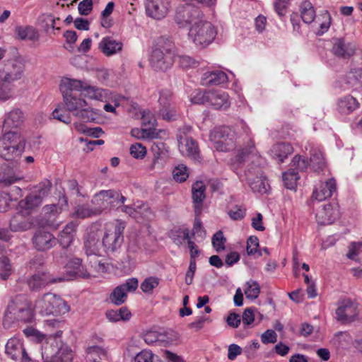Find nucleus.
Wrapping results in <instances>:
<instances>
[{
    "instance_id": "obj_60",
    "label": "nucleus",
    "mask_w": 362,
    "mask_h": 362,
    "mask_svg": "<svg viewBox=\"0 0 362 362\" xmlns=\"http://www.w3.org/2000/svg\"><path fill=\"white\" fill-rule=\"evenodd\" d=\"M245 209L241 206H235L230 209L228 214L233 220H240L245 216Z\"/></svg>"
},
{
    "instance_id": "obj_13",
    "label": "nucleus",
    "mask_w": 362,
    "mask_h": 362,
    "mask_svg": "<svg viewBox=\"0 0 362 362\" xmlns=\"http://www.w3.org/2000/svg\"><path fill=\"white\" fill-rule=\"evenodd\" d=\"M247 184L254 192L267 193L269 185L262 175V169L258 165H249L245 171Z\"/></svg>"
},
{
    "instance_id": "obj_17",
    "label": "nucleus",
    "mask_w": 362,
    "mask_h": 362,
    "mask_svg": "<svg viewBox=\"0 0 362 362\" xmlns=\"http://www.w3.org/2000/svg\"><path fill=\"white\" fill-rule=\"evenodd\" d=\"M178 141V148L180 153L194 160H199V151L196 141L192 137H187L185 135L184 130H179L177 135Z\"/></svg>"
},
{
    "instance_id": "obj_61",
    "label": "nucleus",
    "mask_w": 362,
    "mask_h": 362,
    "mask_svg": "<svg viewBox=\"0 0 362 362\" xmlns=\"http://www.w3.org/2000/svg\"><path fill=\"white\" fill-rule=\"evenodd\" d=\"M130 153L135 158H143L146 153V150L141 144L137 143L131 146Z\"/></svg>"
},
{
    "instance_id": "obj_16",
    "label": "nucleus",
    "mask_w": 362,
    "mask_h": 362,
    "mask_svg": "<svg viewBox=\"0 0 362 362\" xmlns=\"http://www.w3.org/2000/svg\"><path fill=\"white\" fill-rule=\"evenodd\" d=\"M144 6L146 15L156 20L164 18L171 6L170 0H145Z\"/></svg>"
},
{
    "instance_id": "obj_28",
    "label": "nucleus",
    "mask_w": 362,
    "mask_h": 362,
    "mask_svg": "<svg viewBox=\"0 0 362 362\" xmlns=\"http://www.w3.org/2000/svg\"><path fill=\"white\" fill-rule=\"evenodd\" d=\"M24 118V114L21 109L13 108L6 115L3 130L6 132L8 129L19 127L23 123Z\"/></svg>"
},
{
    "instance_id": "obj_49",
    "label": "nucleus",
    "mask_w": 362,
    "mask_h": 362,
    "mask_svg": "<svg viewBox=\"0 0 362 362\" xmlns=\"http://www.w3.org/2000/svg\"><path fill=\"white\" fill-rule=\"evenodd\" d=\"M310 160V165L315 171L322 170L325 165V158L321 151H313Z\"/></svg>"
},
{
    "instance_id": "obj_58",
    "label": "nucleus",
    "mask_w": 362,
    "mask_h": 362,
    "mask_svg": "<svg viewBox=\"0 0 362 362\" xmlns=\"http://www.w3.org/2000/svg\"><path fill=\"white\" fill-rule=\"evenodd\" d=\"M173 176L175 181L182 182L188 177L187 167L184 165H179L173 170Z\"/></svg>"
},
{
    "instance_id": "obj_36",
    "label": "nucleus",
    "mask_w": 362,
    "mask_h": 362,
    "mask_svg": "<svg viewBox=\"0 0 362 362\" xmlns=\"http://www.w3.org/2000/svg\"><path fill=\"white\" fill-rule=\"evenodd\" d=\"M83 91L85 92V96L93 100L106 102L110 98L109 90L92 86L85 83Z\"/></svg>"
},
{
    "instance_id": "obj_25",
    "label": "nucleus",
    "mask_w": 362,
    "mask_h": 362,
    "mask_svg": "<svg viewBox=\"0 0 362 362\" xmlns=\"http://www.w3.org/2000/svg\"><path fill=\"white\" fill-rule=\"evenodd\" d=\"M228 78L227 74L219 69L206 71L202 77L200 83L204 86H219L227 83Z\"/></svg>"
},
{
    "instance_id": "obj_24",
    "label": "nucleus",
    "mask_w": 362,
    "mask_h": 362,
    "mask_svg": "<svg viewBox=\"0 0 362 362\" xmlns=\"http://www.w3.org/2000/svg\"><path fill=\"white\" fill-rule=\"evenodd\" d=\"M336 190V181L334 178H330L325 182H321L314 189L312 199L318 202L324 201L331 197Z\"/></svg>"
},
{
    "instance_id": "obj_54",
    "label": "nucleus",
    "mask_w": 362,
    "mask_h": 362,
    "mask_svg": "<svg viewBox=\"0 0 362 362\" xmlns=\"http://www.w3.org/2000/svg\"><path fill=\"white\" fill-rule=\"evenodd\" d=\"M52 188V183L48 180H45L37 186V190L34 192V193L40 197V199L42 201L43 199L47 197Z\"/></svg>"
},
{
    "instance_id": "obj_62",
    "label": "nucleus",
    "mask_w": 362,
    "mask_h": 362,
    "mask_svg": "<svg viewBox=\"0 0 362 362\" xmlns=\"http://www.w3.org/2000/svg\"><path fill=\"white\" fill-rule=\"evenodd\" d=\"M308 162L305 158H302L300 156H296L292 160V166L296 170L304 171L307 169Z\"/></svg>"
},
{
    "instance_id": "obj_22",
    "label": "nucleus",
    "mask_w": 362,
    "mask_h": 362,
    "mask_svg": "<svg viewBox=\"0 0 362 362\" xmlns=\"http://www.w3.org/2000/svg\"><path fill=\"white\" fill-rule=\"evenodd\" d=\"M100 233L98 230L90 228L84 238V250L89 255H100L102 243H100Z\"/></svg>"
},
{
    "instance_id": "obj_40",
    "label": "nucleus",
    "mask_w": 362,
    "mask_h": 362,
    "mask_svg": "<svg viewBox=\"0 0 362 362\" xmlns=\"http://www.w3.org/2000/svg\"><path fill=\"white\" fill-rule=\"evenodd\" d=\"M10 229L12 231H23L30 228V224L27 221L26 218L21 213L14 215L9 223Z\"/></svg>"
},
{
    "instance_id": "obj_64",
    "label": "nucleus",
    "mask_w": 362,
    "mask_h": 362,
    "mask_svg": "<svg viewBox=\"0 0 362 362\" xmlns=\"http://www.w3.org/2000/svg\"><path fill=\"white\" fill-rule=\"evenodd\" d=\"M153 354L148 351H141L134 357V362H153Z\"/></svg>"
},
{
    "instance_id": "obj_32",
    "label": "nucleus",
    "mask_w": 362,
    "mask_h": 362,
    "mask_svg": "<svg viewBox=\"0 0 362 362\" xmlns=\"http://www.w3.org/2000/svg\"><path fill=\"white\" fill-rule=\"evenodd\" d=\"M209 105L217 110L227 109L230 105L228 93L222 90H211Z\"/></svg>"
},
{
    "instance_id": "obj_8",
    "label": "nucleus",
    "mask_w": 362,
    "mask_h": 362,
    "mask_svg": "<svg viewBox=\"0 0 362 362\" xmlns=\"http://www.w3.org/2000/svg\"><path fill=\"white\" fill-rule=\"evenodd\" d=\"M64 107L74 116L83 122H88L95 119L93 110L88 107L86 101L75 95L63 97Z\"/></svg>"
},
{
    "instance_id": "obj_56",
    "label": "nucleus",
    "mask_w": 362,
    "mask_h": 362,
    "mask_svg": "<svg viewBox=\"0 0 362 362\" xmlns=\"http://www.w3.org/2000/svg\"><path fill=\"white\" fill-rule=\"evenodd\" d=\"M159 284L158 277L150 276L146 278L141 284V289L144 293H151Z\"/></svg>"
},
{
    "instance_id": "obj_15",
    "label": "nucleus",
    "mask_w": 362,
    "mask_h": 362,
    "mask_svg": "<svg viewBox=\"0 0 362 362\" xmlns=\"http://www.w3.org/2000/svg\"><path fill=\"white\" fill-rule=\"evenodd\" d=\"M5 353L13 361L33 362V360L26 353L23 342L18 338L13 337L8 340L5 346Z\"/></svg>"
},
{
    "instance_id": "obj_52",
    "label": "nucleus",
    "mask_w": 362,
    "mask_h": 362,
    "mask_svg": "<svg viewBox=\"0 0 362 362\" xmlns=\"http://www.w3.org/2000/svg\"><path fill=\"white\" fill-rule=\"evenodd\" d=\"M114 195L108 199V209H119L124 203L126 198L119 192L111 189Z\"/></svg>"
},
{
    "instance_id": "obj_27",
    "label": "nucleus",
    "mask_w": 362,
    "mask_h": 362,
    "mask_svg": "<svg viewBox=\"0 0 362 362\" xmlns=\"http://www.w3.org/2000/svg\"><path fill=\"white\" fill-rule=\"evenodd\" d=\"M205 190L206 187L202 181H197L192 185V200L197 216H199L202 213L203 202L206 198Z\"/></svg>"
},
{
    "instance_id": "obj_7",
    "label": "nucleus",
    "mask_w": 362,
    "mask_h": 362,
    "mask_svg": "<svg viewBox=\"0 0 362 362\" xmlns=\"http://www.w3.org/2000/svg\"><path fill=\"white\" fill-rule=\"evenodd\" d=\"M25 63L21 56L5 59L0 62V82L8 85L20 80L25 71Z\"/></svg>"
},
{
    "instance_id": "obj_37",
    "label": "nucleus",
    "mask_w": 362,
    "mask_h": 362,
    "mask_svg": "<svg viewBox=\"0 0 362 362\" xmlns=\"http://www.w3.org/2000/svg\"><path fill=\"white\" fill-rule=\"evenodd\" d=\"M77 224L73 221L66 225L59 235V242L64 248L68 247L74 240Z\"/></svg>"
},
{
    "instance_id": "obj_44",
    "label": "nucleus",
    "mask_w": 362,
    "mask_h": 362,
    "mask_svg": "<svg viewBox=\"0 0 362 362\" xmlns=\"http://www.w3.org/2000/svg\"><path fill=\"white\" fill-rule=\"evenodd\" d=\"M164 132L163 130H157L156 128H143L133 129L131 131L132 136L141 139H156L160 136V134Z\"/></svg>"
},
{
    "instance_id": "obj_10",
    "label": "nucleus",
    "mask_w": 362,
    "mask_h": 362,
    "mask_svg": "<svg viewBox=\"0 0 362 362\" xmlns=\"http://www.w3.org/2000/svg\"><path fill=\"white\" fill-rule=\"evenodd\" d=\"M335 314L338 322L343 325L350 324L358 318V304L354 300L344 298L338 303Z\"/></svg>"
},
{
    "instance_id": "obj_48",
    "label": "nucleus",
    "mask_w": 362,
    "mask_h": 362,
    "mask_svg": "<svg viewBox=\"0 0 362 362\" xmlns=\"http://www.w3.org/2000/svg\"><path fill=\"white\" fill-rule=\"evenodd\" d=\"M98 215V214L95 211L94 207L90 208L88 206L83 204L78 205L73 214V216L78 218H86Z\"/></svg>"
},
{
    "instance_id": "obj_35",
    "label": "nucleus",
    "mask_w": 362,
    "mask_h": 362,
    "mask_svg": "<svg viewBox=\"0 0 362 362\" xmlns=\"http://www.w3.org/2000/svg\"><path fill=\"white\" fill-rule=\"evenodd\" d=\"M81 262L80 258H71L65 265L66 272L72 276L88 278L90 275Z\"/></svg>"
},
{
    "instance_id": "obj_2",
    "label": "nucleus",
    "mask_w": 362,
    "mask_h": 362,
    "mask_svg": "<svg viewBox=\"0 0 362 362\" xmlns=\"http://www.w3.org/2000/svg\"><path fill=\"white\" fill-rule=\"evenodd\" d=\"M34 317L31 303L22 295L17 296L8 303L5 311L3 325L11 327L15 322H30Z\"/></svg>"
},
{
    "instance_id": "obj_31",
    "label": "nucleus",
    "mask_w": 362,
    "mask_h": 362,
    "mask_svg": "<svg viewBox=\"0 0 362 362\" xmlns=\"http://www.w3.org/2000/svg\"><path fill=\"white\" fill-rule=\"evenodd\" d=\"M293 147L288 143L280 142L272 146L269 150L271 156L280 163L284 162L293 153Z\"/></svg>"
},
{
    "instance_id": "obj_50",
    "label": "nucleus",
    "mask_w": 362,
    "mask_h": 362,
    "mask_svg": "<svg viewBox=\"0 0 362 362\" xmlns=\"http://www.w3.org/2000/svg\"><path fill=\"white\" fill-rule=\"evenodd\" d=\"M247 288L245 290V294L247 298L256 299L260 293V287L256 281L250 280L246 284Z\"/></svg>"
},
{
    "instance_id": "obj_46",
    "label": "nucleus",
    "mask_w": 362,
    "mask_h": 362,
    "mask_svg": "<svg viewBox=\"0 0 362 362\" xmlns=\"http://www.w3.org/2000/svg\"><path fill=\"white\" fill-rule=\"evenodd\" d=\"M42 201L34 192L28 194L25 199L19 202V206L23 209H33L38 207Z\"/></svg>"
},
{
    "instance_id": "obj_33",
    "label": "nucleus",
    "mask_w": 362,
    "mask_h": 362,
    "mask_svg": "<svg viewBox=\"0 0 362 362\" xmlns=\"http://www.w3.org/2000/svg\"><path fill=\"white\" fill-rule=\"evenodd\" d=\"M85 83L80 80L63 78L60 83V90L63 97L73 95V91H83Z\"/></svg>"
},
{
    "instance_id": "obj_43",
    "label": "nucleus",
    "mask_w": 362,
    "mask_h": 362,
    "mask_svg": "<svg viewBox=\"0 0 362 362\" xmlns=\"http://www.w3.org/2000/svg\"><path fill=\"white\" fill-rule=\"evenodd\" d=\"M131 316V312L126 307H122L118 310H110L106 312L107 318L113 322L119 320H129Z\"/></svg>"
},
{
    "instance_id": "obj_19",
    "label": "nucleus",
    "mask_w": 362,
    "mask_h": 362,
    "mask_svg": "<svg viewBox=\"0 0 362 362\" xmlns=\"http://www.w3.org/2000/svg\"><path fill=\"white\" fill-rule=\"evenodd\" d=\"M32 242L37 250L44 252L52 248L56 245L57 240L49 231L40 229L34 233Z\"/></svg>"
},
{
    "instance_id": "obj_51",
    "label": "nucleus",
    "mask_w": 362,
    "mask_h": 362,
    "mask_svg": "<svg viewBox=\"0 0 362 362\" xmlns=\"http://www.w3.org/2000/svg\"><path fill=\"white\" fill-rule=\"evenodd\" d=\"M211 242L214 248L217 252L225 250L226 238L224 237L223 233L221 230H218L213 235Z\"/></svg>"
},
{
    "instance_id": "obj_45",
    "label": "nucleus",
    "mask_w": 362,
    "mask_h": 362,
    "mask_svg": "<svg viewBox=\"0 0 362 362\" xmlns=\"http://www.w3.org/2000/svg\"><path fill=\"white\" fill-rule=\"evenodd\" d=\"M16 33L21 40H36L39 38L38 32L32 26H18L16 28Z\"/></svg>"
},
{
    "instance_id": "obj_57",
    "label": "nucleus",
    "mask_w": 362,
    "mask_h": 362,
    "mask_svg": "<svg viewBox=\"0 0 362 362\" xmlns=\"http://www.w3.org/2000/svg\"><path fill=\"white\" fill-rule=\"evenodd\" d=\"M141 123L146 128H155L157 120L155 115L149 110H144L142 113Z\"/></svg>"
},
{
    "instance_id": "obj_12",
    "label": "nucleus",
    "mask_w": 362,
    "mask_h": 362,
    "mask_svg": "<svg viewBox=\"0 0 362 362\" xmlns=\"http://www.w3.org/2000/svg\"><path fill=\"white\" fill-rule=\"evenodd\" d=\"M211 138L214 141L215 147L218 151H228L235 146V131L230 127H221L216 129Z\"/></svg>"
},
{
    "instance_id": "obj_34",
    "label": "nucleus",
    "mask_w": 362,
    "mask_h": 362,
    "mask_svg": "<svg viewBox=\"0 0 362 362\" xmlns=\"http://www.w3.org/2000/svg\"><path fill=\"white\" fill-rule=\"evenodd\" d=\"M332 52L334 55L341 58H349L355 53L354 46L346 43L343 39L339 38L334 40Z\"/></svg>"
},
{
    "instance_id": "obj_21",
    "label": "nucleus",
    "mask_w": 362,
    "mask_h": 362,
    "mask_svg": "<svg viewBox=\"0 0 362 362\" xmlns=\"http://www.w3.org/2000/svg\"><path fill=\"white\" fill-rule=\"evenodd\" d=\"M236 129L245 134L247 139V145L239 151L236 156L237 160L241 163L250 155H255L256 150L254 141L250 136V129L247 124L245 122L240 121L236 124Z\"/></svg>"
},
{
    "instance_id": "obj_42",
    "label": "nucleus",
    "mask_w": 362,
    "mask_h": 362,
    "mask_svg": "<svg viewBox=\"0 0 362 362\" xmlns=\"http://www.w3.org/2000/svg\"><path fill=\"white\" fill-rule=\"evenodd\" d=\"M170 238L177 245H181L186 240L188 241L192 238L189 229L185 227L172 230L170 233Z\"/></svg>"
},
{
    "instance_id": "obj_14",
    "label": "nucleus",
    "mask_w": 362,
    "mask_h": 362,
    "mask_svg": "<svg viewBox=\"0 0 362 362\" xmlns=\"http://www.w3.org/2000/svg\"><path fill=\"white\" fill-rule=\"evenodd\" d=\"M139 286L136 278H130L115 287L110 295V301L115 305H121L127 299V293L134 292Z\"/></svg>"
},
{
    "instance_id": "obj_4",
    "label": "nucleus",
    "mask_w": 362,
    "mask_h": 362,
    "mask_svg": "<svg viewBox=\"0 0 362 362\" xmlns=\"http://www.w3.org/2000/svg\"><path fill=\"white\" fill-rule=\"evenodd\" d=\"M124 228L125 223L121 220L105 225L102 246L107 254H113L121 248L124 242Z\"/></svg>"
},
{
    "instance_id": "obj_47",
    "label": "nucleus",
    "mask_w": 362,
    "mask_h": 362,
    "mask_svg": "<svg viewBox=\"0 0 362 362\" xmlns=\"http://www.w3.org/2000/svg\"><path fill=\"white\" fill-rule=\"evenodd\" d=\"M283 181L285 187L289 189H295L296 183L299 179L298 172L295 170H291L283 173Z\"/></svg>"
},
{
    "instance_id": "obj_18",
    "label": "nucleus",
    "mask_w": 362,
    "mask_h": 362,
    "mask_svg": "<svg viewBox=\"0 0 362 362\" xmlns=\"http://www.w3.org/2000/svg\"><path fill=\"white\" fill-rule=\"evenodd\" d=\"M66 279L64 276L54 278L49 273H38L33 274L28 279V285L32 291H39L49 284L62 282Z\"/></svg>"
},
{
    "instance_id": "obj_55",
    "label": "nucleus",
    "mask_w": 362,
    "mask_h": 362,
    "mask_svg": "<svg viewBox=\"0 0 362 362\" xmlns=\"http://www.w3.org/2000/svg\"><path fill=\"white\" fill-rule=\"evenodd\" d=\"M259 240L256 236H250L247 241V253L252 255L257 253L258 256H262V251L258 250Z\"/></svg>"
},
{
    "instance_id": "obj_30",
    "label": "nucleus",
    "mask_w": 362,
    "mask_h": 362,
    "mask_svg": "<svg viewBox=\"0 0 362 362\" xmlns=\"http://www.w3.org/2000/svg\"><path fill=\"white\" fill-rule=\"evenodd\" d=\"M112 195L114 194L111 189L101 190L94 195L91 202L95 205L94 209L96 214L100 215L104 210L108 209V199L112 198L111 197Z\"/></svg>"
},
{
    "instance_id": "obj_63",
    "label": "nucleus",
    "mask_w": 362,
    "mask_h": 362,
    "mask_svg": "<svg viewBox=\"0 0 362 362\" xmlns=\"http://www.w3.org/2000/svg\"><path fill=\"white\" fill-rule=\"evenodd\" d=\"M362 251V243H351L349 246V251L346 257L350 259H354L355 257Z\"/></svg>"
},
{
    "instance_id": "obj_3",
    "label": "nucleus",
    "mask_w": 362,
    "mask_h": 362,
    "mask_svg": "<svg viewBox=\"0 0 362 362\" xmlns=\"http://www.w3.org/2000/svg\"><path fill=\"white\" fill-rule=\"evenodd\" d=\"M25 147V139L17 131H8L0 137V158L7 161H17Z\"/></svg>"
},
{
    "instance_id": "obj_9",
    "label": "nucleus",
    "mask_w": 362,
    "mask_h": 362,
    "mask_svg": "<svg viewBox=\"0 0 362 362\" xmlns=\"http://www.w3.org/2000/svg\"><path fill=\"white\" fill-rule=\"evenodd\" d=\"M158 114L163 119L170 122L177 119V110L173 100V93L169 89H161L158 92Z\"/></svg>"
},
{
    "instance_id": "obj_59",
    "label": "nucleus",
    "mask_w": 362,
    "mask_h": 362,
    "mask_svg": "<svg viewBox=\"0 0 362 362\" xmlns=\"http://www.w3.org/2000/svg\"><path fill=\"white\" fill-rule=\"evenodd\" d=\"M144 208V209H147L148 207L145 204L141 205H134V207H132L130 206H124L122 205V211L127 214H129L130 216H132L134 218H138L139 216L141 215V208Z\"/></svg>"
},
{
    "instance_id": "obj_11",
    "label": "nucleus",
    "mask_w": 362,
    "mask_h": 362,
    "mask_svg": "<svg viewBox=\"0 0 362 362\" xmlns=\"http://www.w3.org/2000/svg\"><path fill=\"white\" fill-rule=\"evenodd\" d=\"M202 18L203 14L199 8L186 4L177 8L175 21L180 28H190L195 23L199 22Z\"/></svg>"
},
{
    "instance_id": "obj_1",
    "label": "nucleus",
    "mask_w": 362,
    "mask_h": 362,
    "mask_svg": "<svg viewBox=\"0 0 362 362\" xmlns=\"http://www.w3.org/2000/svg\"><path fill=\"white\" fill-rule=\"evenodd\" d=\"M175 54V46L172 40L164 37L158 38L149 57L151 67L156 71H165L173 64Z\"/></svg>"
},
{
    "instance_id": "obj_38",
    "label": "nucleus",
    "mask_w": 362,
    "mask_h": 362,
    "mask_svg": "<svg viewBox=\"0 0 362 362\" xmlns=\"http://www.w3.org/2000/svg\"><path fill=\"white\" fill-rule=\"evenodd\" d=\"M13 272V267L9 258L0 245V279L7 280Z\"/></svg>"
},
{
    "instance_id": "obj_41",
    "label": "nucleus",
    "mask_w": 362,
    "mask_h": 362,
    "mask_svg": "<svg viewBox=\"0 0 362 362\" xmlns=\"http://www.w3.org/2000/svg\"><path fill=\"white\" fill-rule=\"evenodd\" d=\"M300 10L301 18L305 23H311L315 20L316 14L311 2L308 0L303 1L300 6Z\"/></svg>"
},
{
    "instance_id": "obj_39",
    "label": "nucleus",
    "mask_w": 362,
    "mask_h": 362,
    "mask_svg": "<svg viewBox=\"0 0 362 362\" xmlns=\"http://www.w3.org/2000/svg\"><path fill=\"white\" fill-rule=\"evenodd\" d=\"M49 351L54 350V357L51 358L53 362H71L73 359V353L71 349L67 346H62L58 349L56 346L52 347L49 345Z\"/></svg>"
},
{
    "instance_id": "obj_53",
    "label": "nucleus",
    "mask_w": 362,
    "mask_h": 362,
    "mask_svg": "<svg viewBox=\"0 0 362 362\" xmlns=\"http://www.w3.org/2000/svg\"><path fill=\"white\" fill-rule=\"evenodd\" d=\"M211 90L198 91L191 99L192 103L198 105H209Z\"/></svg>"
},
{
    "instance_id": "obj_6",
    "label": "nucleus",
    "mask_w": 362,
    "mask_h": 362,
    "mask_svg": "<svg viewBox=\"0 0 362 362\" xmlns=\"http://www.w3.org/2000/svg\"><path fill=\"white\" fill-rule=\"evenodd\" d=\"M35 307L42 315H64L70 310L69 305L64 299L52 293L44 294L35 302Z\"/></svg>"
},
{
    "instance_id": "obj_5",
    "label": "nucleus",
    "mask_w": 362,
    "mask_h": 362,
    "mask_svg": "<svg viewBox=\"0 0 362 362\" xmlns=\"http://www.w3.org/2000/svg\"><path fill=\"white\" fill-rule=\"evenodd\" d=\"M216 34L214 26L202 18L189 28L188 37L197 47L204 48L214 41Z\"/></svg>"
},
{
    "instance_id": "obj_29",
    "label": "nucleus",
    "mask_w": 362,
    "mask_h": 362,
    "mask_svg": "<svg viewBox=\"0 0 362 362\" xmlns=\"http://www.w3.org/2000/svg\"><path fill=\"white\" fill-rule=\"evenodd\" d=\"M100 51L107 57H110L122 51L123 44L112 37H103L98 45Z\"/></svg>"
},
{
    "instance_id": "obj_26",
    "label": "nucleus",
    "mask_w": 362,
    "mask_h": 362,
    "mask_svg": "<svg viewBox=\"0 0 362 362\" xmlns=\"http://www.w3.org/2000/svg\"><path fill=\"white\" fill-rule=\"evenodd\" d=\"M360 107V103L356 98L346 95L339 98L337 102V110L339 113L348 115Z\"/></svg>"
},
{
    "instance_id": "obj_23",
    "label": "nucleus",
    "mask_w": 362,
    "mask_h": 362,
    "mask_svg": "<svg viewBox=\"0 0 362 362\" xmlns=\"http://www.w3.org/2000/svg\"><path fill=\"white\" fill-rule=\"evenodd\" d=\"M361 78L362 69H353L336 81L335 87L341 90H348L358 84Z\"/></svg>"
},
{
    "instance_id": "obj_20",
    "label": "nucleus",
    "mask_w": 362,
    "mask_h": 362,
    "mask_svg": "<svg viewBox=\"0 0 362 362\" xmlns=\"http://www.w3.org/2000/svg\"><path fill=\"white\" fill-rule=\"evenodd\" d=\"M340 211L337 203L322 206L316 214V219L320 225L331 224L339 218Z\"/></svg>"
}]
</instances>
